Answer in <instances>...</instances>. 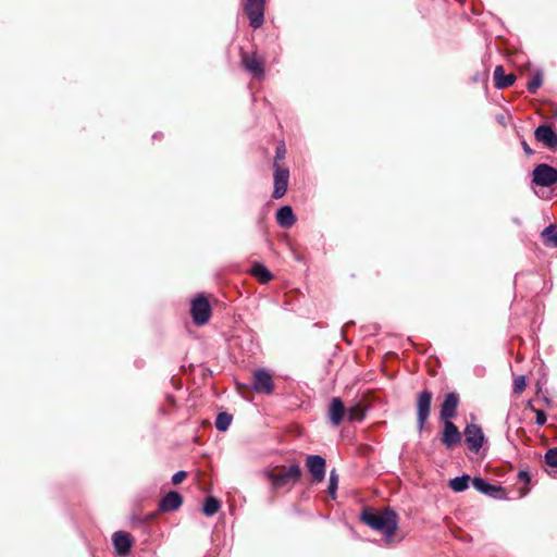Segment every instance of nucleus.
Returning <instances> with one entry per match:
<instances>
[{
	"label": "nucleus",
	"instance_id": "bb28decb",
	"mask_svg": "<svg viewBox=\"0 0 557 557\" xmlns=\"http://www.w3.org/2000/svg\"><path fill=\"white\" fill-rule=\"evenodd\" d=\"M542 236L544 237V240L548 244H552L557 247V228L555 225H548L544 228L542 232Z\"/></svg>",
	"mask_w": 557,
	"mask_h": 557
},
{
	"label": "nucleus",
	"instance_id": "aec40b11",
	"mask_svg": "<svg viewBox=\"0 0 557 557\" xmlns=\"http://www.w3.org/2000/svg\"><path fill=\"white\" fill-rule=\"evenodd\" d=\"M296 221L293 209L289 206L280 208L276 212V222L284 228H289Z\"/></svg>",
	"mask_w": 557,
	"mask_h": 557
},
{
	"label": "nucleus",
	"instance_id": "6ab92c4d",
	"mask_svg": "<svg viewBox=\"0 0 557 557\" xmlns=\"http://www.w3.org/2000/svg\"><path fill=\"white\" fill-rule=\"evenodd\" d=\"M516 81V76L513 74H505L502 65H498L494 70V83L495 86L499 89L507 88L511 86Z\"/></svg>",
	"mask_w": 557,
	"mask_h": 557
},
{
	"label": "nucleus",
	"instance_id": "4468645a",
	"mask_svg": "<svg viewBox=\"0 0 557 557\" xmlns=\"http://www.w3.org/2000/svg\"><path fill=\"white\" fill-rule=\"evenodd\" d=\"M459 404V397L456 393H448L442 405H441V411L440 417L443 421H449L450 419L455 418L457 408Z\"/></svg>",
	"mask_w": 557,
	"mask_h": 557
},
{
	"label": "nucleus",
	"instance_id": "c85d7f7f",
	"mask_svg": "<svg viewBox=\"0 0 557 557\" xmlns=\"http://www.w3.org/2000/svg\"><path fill=\"white\" fill-rule=\"evenodd\" d=\"M545 461L550 467H557V448H552L546 451Z\"/></svg>",
	"mask_w": 557,
	"mask_h": 557
},
{
	"label": "nucleus",
	"instance_id": "ddd939ff",
	"mask_svg": "<svg viewBox=\"0 0 557 557\" xmlns=\"http://www.w3.org/2000/svg\"><path fill=\"white\" fill-rule=\"evenodd\" d=\"M472 485L480 493L491 496L493 498L502 499L505 498L506 496V493L502 486L490 484L482 478H474L472 480Z\"/></svg>",
	"mask_w": 557,
	"mask_h": 557
},
{
	"label": "nucleus",
	"instance_id": "f704fd0d",
	"mask_svg": "<svg viewBox=\"0 0 557 557\" xmlns=\"http://www.w3.org/2000/svg\"><path fill=\"white\" fill-rule=\"evenodd\" d=\"M521 146L523 148V151L525 152L527 156H532L534 154V150L531 149V147L528 145V143L525 140H522L521 141Z\"/></svg>",
	"mask_w": 557,
	"mask_h": 557
},
{
	"label": "nucleus",
	"instance_id": "a211bd4d",
	"mask_svg": "<svg viewBox=\"0 0 557 557\" xmlns=\"http://www.w3.org/2000/svg\"><path fill=\"white\" fill-rule=\"evenodd\" d=\"M346 413L343 401L338 397H334L329 409V418L333 425L337 426Z\"/></svg>",
	"mask_w": 557,
	"mask_h": 557
},
{
	"label": "nucleus",
	"instance_id": "2eb2a0df",
	"mask_svg": "<svg viewBox=\"0 0 557 557\" xmlns=\"http://www.w3.org/2000/svg\"><path fill=\"white\" fill-rule=\"evenodd\" d=\"M242 63L253 76L260 77L264 73V62L256 53H243Z\"/></svg>",
	"mask_w": 557,
	"mask_h": 557
},
{
	"label": "nucleus",
	"instance_id": "2f4dec72",
	"mask_svg": "<svg viewBox=\"0 0 557 557\" xmlns=\"http://www.w3.org/2000/svg\"><path fill=\"white\" fill-rule=\"evenodd\" d=\"M186 476H187V473L185 471H178L173 474L172 483L180 484Z\"/></svg>",
	"mask_w": 557,
	"mask_h": 557
},
{
	"label": "nucleus",
	"instance_id": "7ed1b4c3",
	"mask_svg": "<svg viewBox=\"0 0 557 557\" xmlns=\"http://www.w3.org/2000/svg\"><path fill=\"white\" fill-rule=\"evenodd\" d=\"M193 321L197 325H205L211 317V306L203 295H198L190 307Z\"/></svg>",
	"mask_w": 557,
	"mask_h": 557
},
{
	"label": "nucleus",
	"instance_id": "dca6fc26",
	"mask_svg": "<svg viewBox=\"0 0 557 557\" xmlns=\"http://www.w3.org/2000/svg\"><path fill=\"white\" fill-rule=\"evenodd\" d=\"M112 541L117 555H128L133 545V539L128 533L124 531H116L112 536Z\"/></svg>",
	"mask_w": 557,
	"mask_h": 557
},
{
	"label": "nucleus",
	"instance_id": "39448f33",
	"mask_svg": "<svg viewBox=\"0 0 557 557\" xmlns=\"http://www.w3.org/2000/svg\"><path fill=\"white\" fill-rule=\"evenodd\" d=\"M264 7L265 0H246L244 10L253 29L261 27L264 22Z\"/></svg>",
	"mask_w": 557,
	"mask_h": 557
},
{
	"label": "nucleus",
	"instance_id": "7c9ffc66",
	"mask_svg": "<svg viewBox=\"0 0 557 557\" xmlns=\"http://www.w3.org/2000/svg\"><path fill=\"white\" fill-rule=\"evenodd\" d=\"M532 410L536 414L535 423L540 426L544 425L547 420L545 412L541 409H535V408H532Z\"/></svg>",
	"mask_w": 557,
	"mask_h": 557
},
{
	"label": "nucleus",
	"instance_id": "f8f14e48",
	"mask_svg": "<svg viewBox=\"0 0 557 557\" xmlns=\"http://www.w3.org/2000/svg\"><path fill=\"white\" fill-rule=\"evenodd\" d=\"M461 442V433L458 428L449 420L444 421L442 443L447 449H453Z\"/></svg>",
	"mask_w": 557,
	"mask_h": 557
},
{
	"label": "nucleus",
	"instance_id": "b1692460",
	"mask_svg": "<svg viewBox=\"0 0 557 557\" xmlns=\"http://www.w3.org/2000/svg\"><path fill=\"white\" fill-rule=\"evenodd\" d=\"M232 420L233 418L230 413L221 412L216 417L215 428L221 432H225L230 428Z\"/></svg>",
	"mask_w": 557,
	"mask_h": 557
},
{
	"label": "nucleus",
	"instance_id": "4be33fe9",
	"mask_svg": "<svg viewBox=\"0 0 557 557\" xmlns=\"http://www.w3.org/2000/svg\"><path fill=\"white\" fill-rule=\"evenodd\" d=\"M251 274L256 276L261 283H268L272 278L271 272L260 263H256L251 269Z\"/></svg>",
	"mask_w": 557,
	"mask_h": 557
},
{
	"label": "nucleus",
	"instance_id": "9b49d317",
	"mask_svg": "<svg viewBox=\"0 0 557 557\" xmlns=\"http://www.w3.org/2000/svg\"><path fill=\"white\" fill-rule=\"evenodd\" d=\"M308 471L314 482L320 483L325 478V459L319 455H310L306 459Z\"/></svg>",
	"mask_w": 557,
	"mask_h": 557
},
{
	"label": "nucleus",
	"instance_id": "473e14b6",
	"mask_svg": "<svg viewBox=\"0 0 557 557\" xmlns=\"http://www.w3.org/2000/svg\"><path fill=\"white\" fill-rule=\"evenodd\" d=\"M286 149L285 146L282 144L276 147V154H275V162L278 160H283L285 158Z\"/></svg>",
	"mask_w": 557,
	"mask_h": 557
},
{
	"label": "nucleus",
	"instance_id": "5701e85b",
	"mask_svg": "<svg viewBox=\"0 0 557 557\" xmlns=\"http://www.w3.org/2000/svg\"><path fill=\"white\" fill-rule=\"evenodd\" d=\"M346 414L349 421H361L364 418V410L359 404H356L346 409Z\"/></svg>",
	"mask_w": 557,
	"mask_h": 557
},
{
	"label": "nucleus",
	"instance_id": "9d476101",
	"mask_svg": "<svg viewBox=\"0 0 557 557\" xmlns=\"http://www.w3.org/2000/svg\"><path fill=\"white\" fill-rule=\"evenodd\" d=\"M252 388L257 393L271 394L274 388L271 374L264 369L255 371Z\"/></svg>",
	"mask_w": 557,
	"mask_h": 557
},
{
	"label": "nucleus",
	"instance_id": "f257e3e1",
	"mask_svg": "<svg viewBox=\"0 0 557 557\" xmlns=\"http://www.w3.org/2000/svg\"><path fill=\"white\" fill-rule=\"evenodd\" d=\"M361 520L371 529L381 532L386 543H391L398 528V516L389 507L382 511L364 509L361 513Z\"/></svg>",
	"mask_w": 557,
	"mask_h": 557
},
{
	"label": "nucleus",
	"instance_id": "1a4fd4ad",
	"mask_svg": "<svg viewBox=\"0 0 557 557\" xmlns=\"http://www.w3.org/2000/svg\"><path fill=\"white\" fill-rule=\"evenodd\" d=\"M535 139L550 150H557V133L550 125H539L534 131Z\"/></svg>",
	"mask_w": 557,
	"mask_h": 557
},
{
	"label": "nucleus",
	"instance_id": "6e6552de",
	"mask_svg": "<svg viewBox=\"0 0 557 557\" xmlns=\"http://www.w3.org/2000/svg\"><path fill=\"white\" fill-rule=\"evenodd\" d=\"M463 434L469 449L473 453H478L485 440L482 429L471 423L466 426Z\"/></svg>",
	"mask_w": 557,
	"mask_h": 557
},
{
	"label": "nucleus",
	"instance_id": "20e7f679",
	"mask_svg": "<svg viewBox=\"0 0 557 557\" xmlns=\"http://www.w3.org/2000/svg\"><path fill=\"white\" fill-rule=\"evenodd\" d=\"M532 182L542 187L553 186L557 183V170L545 163L539 164L532 172Z\"/></svg>",
	"mask_w": 557,
	"mask_h": 557
},
{
	"label": "nucleus",
	"instance_id": "393cba45",
	"mask_svg": "<svg viewBox=\"0 0 557 557\" xmlns=\"http://www.w3.org/2000/svg\"><path fill=\"white\" fill-rule=\"evenodd\" d=\"M220 509V503L214 497H208L205 500L202 511L206 516H213Z\"/></svg>",
	"mask_w": 557,
	"mask_h": 557
},
{
	"label": "nucleus",
	"instance_id": "a878e982",
	"mask_svg": "<svg viewBox=\"0 0 557 557\" xmlns=\"http://www.w3.org/2000/svg\"><path fill=\"white\" fill-rule=\"evenodd\" d=\"M338 481H339V478H338V474L336 472L335 469H333L331 472H330V478H329V486H327V493L329 495L335 499L336 498V491L338 488Z\"/></svg>",
	"mask_w": 557,
	"mask_h": 557
},
{
	"label": "nucleus",
	"instance_id": "f03ea898",
	"mask_svg": "<svg viewBox=\"0 0 557 557\" xmlns=\"http://www.w3.org/2000/svg\"><path fill=\"white\" fill-rule=\"evenodd\" d=\"M263 475L270 481L273 491L292 488L300 480L301 469L298 463L276 466L264 469Z\"/></svg>",
	"mask_w": 557,
	"mask_h": 557
},
{
	"label": "nucleus",
	"instance_id": "412c9836",
	"mask_svg": "<svg viewBox=\"0 0 557 557\" xmlns=\"http://www.w3.org/2000/svg\"><path fill=\"white\" fill-rule=\"evenodd\" d=\"M470 476L468 474H463L451 479L448 485L454 492L460 493L468 488Z\"/></svg>",
	"mask_w": 557,
	"mask_h": 557
},
{
	"label": "nucleus",
	"instance_id": "cd10ccee",
	"mask_svg": "<svg viewBox=\"0 0 557 557\" xmlns=\"http://www.w3.org/2000/svg\"><path fill=\"white\" fill-rule=\"evenodd\" d=\"M543 83V76L542 74L535 73L533 77L528 82L527 89L530 94H535L537 89L542 86Z\"/></svg>",
	"mask_w": 557,
	"mask_h": 557
},
{
	"label": "nucleus",
	"instance_id": "0eeeda50",
	"mask_svg": "<svg viewBox=\"0 0 557 557\" xmlns=\"http://www.w3.org/2000/svg\"><path fill=\"white\" fill-rule=\"evenodd\" d=\"M274 189L272 196L274 199H280L287 191L289 171L280 166L276 162L274 163Z\"/></svg>",
	"mask_w": 557,
	"mask_h": 557
},
{
	"label": "nucleus",
	"instance_id": "f3484780",
	"mask_svg": "<svg viewBox=\"0 0 557 557\" xmlns=\"http://www.w3.org/2000/svg\"><path fill=\"white\" fill-rule=\"evenodd\" d=\"M183 504V497L177 492H169L159 503V510L162 512H172L177 510Z\"/></svg>",
	"mask_w": 557,
	"mask_h": 557
},
{
	"label": "nucleus",
	"instance_id": "c9c22d12",
	"mask_svg": "<svg viewBox=\"0 0 557 557\" xmlns=\"http://www.w3.org/2000/svg\"><path fill=\"white\" fill-rule=\"evenodd\" d=\"M528 492H529V488L525 486V487L523 488V491L521 492L520 496H524V495H527V493H528Z\"/></svg>",
	"mask_w": 557,
	"mask_h": 557
},
{
	"label": "nucleus",
	"instance_id": "c756f323",
	"mask_svg": "<svg viewBox=\"0 0 557 557\" xmlns=\"http://www.w3.org/2000/svg\"><path fill=\"white\" fill-rule=\"evenodd\" d=\"M525 386H527L525 376L520 375L515 379V382H513V392L515 393H517V394L522 393L524 391Z\"/></svg>",
	"mask_w": 557,
	"mask_h": 557
},
{
	"label": "nucleus",
	"instance_id": "423d86ee",
	"mask_svg": "<svg viewBox=\"0 0 557 557\" xmlns=\"http://www.w3.org/2000/svg\"><path fill=\"white\" fill-rule=\"evenodd\" d=\"M432 393L422 391L417 397V425L419 431H422L431 411Z\"/></svg>",
	"mask_w": 557,
	"mask_h": 557
},
{
	"label": "nucleus",
	"instance_id": "72a5a7b5",
	"mask_svg": "<svg viewBox=\"0 0 557 557\" xmlns=\"http://www.w3.org/2000/svg\"><path fill=\"white\" fill-rule=\"evenodd\" d=\"M518 478L523 481L525 485H528L531 480L529 472L524 470L519 471Z\"/></svg>",
	"mask_w": 557,
	"mask_h": 557
}]
</instances>
